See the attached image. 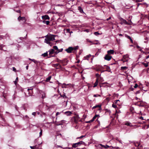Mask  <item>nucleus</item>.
Here are the masks:
<instances>
[{
  "label": "nucleus",
  "instance_id": "nucleus-1",
  "mask_svg": "<svg viewBox=\"0 0 149 149\" xmlns=\"http://www.w3.org/2000/svg\"><path fill=\"white\" fill-rule=\"evenodd\" d=\"M56 36V35L51 34L47 36H46L45 37H47L45 39L44 42L47 44H48L50 46H51L54 44V43H52L51 41H53L55 40V37ZM56 44V43H54V44Z\"/></svg>",
  "mask_w": 149,
  "mask_h": 149
},
{
  "label": "nucleus",
  "instance_id": "nucleus-2",
  "mask_svg": "<svg viewBox=\"0 0 149 149\" xmlns=\"http://www.w3.org/2000/svg\"><path fill=\"white\" fill-rule=\"evenodd\" d=\"M65 63L63 61H61L59 64H55V67L57 69H58L59 67L61 68H64V65Z\"/></svg>",
  "mask_w": 149,
  "mask_h": 149
},
{
  "label": "nucleus",
  "instance_id": "nucleus-3",
  "mask_svg": "<svg viewBox=\"0 0 149 149\" xmlns=\"http://www.w3.org/2000/svg\"><path fill=\"white\" fill-rule=\"evenodd\" d=\"M49 56L48 57V58H50L51 57H54L55 56V55H52L54 53H55V52H56L55 51L54 49H51L49 50Z\"/></svg>",
  "mask_w": 149,
  "mask_h": 149
},
{
  "label": "nucleus",
  "instance_id": "nucleus-4",
  "mask_svg": "<svg viewBox=\"0 0 149 149\" xmlns=\"http://www.w3.org/2000/svg\"><path fill=\"white\" fill-rule=\"evenodd\" d=\"M112 58V56H111L109 54H107L104 57V59L105 60L109 61Z\"/></svg>",
  "mask_w": 149,
  "mask_h": 149
},
{
  "label": "nucleus",
  "instance_id": "nucleus-5",
  "mask_svg": "<svg viewBox=\"0 0 149 149\" xmlns=\"http://www.w3.org/2000/svg\"><path fill=\"white\" fill-rule=\"evenodd\" d=\"M73 51V48L72 47H69L68 49H66V51L68 53H70L72 52Z\"/></svg>",
  "mask_w": 149,
  "mask_h": 149
},
{
  "label": "nucleus",
  "instance_id": "nucleus-6",
  "mask_svg": "<svg viewBox=\"0 0 149 149\" xmlns=\"http://www.w3.org/2000/svg\"><path fill=\"white\" fill-rule=\"evenodd\" d=\"M120 21L121 22V24H129L125 20L123 19L122 18L120 19Z\"/></svg>",
  "mask_w": 149,
  "mask_h": 149
},
{
  "label": "nucleus",
  "instance_id": "nucleus-7",
  "mask_svg": "<svg viewBox=\"0 0 149 149\" xmlns=\"http://www.w3.org/2000/svg\"><path fill=\"white\" fill-rule=\"evenodd\" d=\"M18 19L19 20H22L24 21V22L26 21V19L25 17H21V16H19L18 18Z\"/></svg>",
  "mask_w": 149,
  "mask_h": 149
},
{
  "label": "nucleus",
  "instance_id": "nucleus-8",
  "mask_svg": "<svg viewBox=\"0 0 149 149\" xmlns=\"http://www.w3.org/2000/svg\"><path fill=\"white\" fill-rule=\"evenodd\" d=\"M108 54H109L110 55L111 54H113L114 53V51L113 49H111L110 50H108L107 51Z\"/></svg>",
  "mask_w": 149,
  "mask_h": 149
},
{
  "label": "nucleus",
  "instance_id": "nucleus-9",
  "mask_svg": "<svg viewBox=\"0 0 149 149\" xmlns=\"http://www.w3.org/2000/svg\"><path fill=\"white\" fill-rule=\"evenodd\" d=\"M42 18L44 19H49V17L48 15H45L42 16Z\"/></svg>",
  "mask_w": 149,
  "mask_h": 149
},
{
  "label": "nucleus",
  "instance_id": "nucleus-10",
  "mask_svg": "<svg viewBox=\"0 0 149 149\" xmlns=\"http://www.w3.org/2000/svg\"><path fill=\"white\" fill-rule=\"evenodd\" d=\"M78 10L79 11V12L81 13H84L83 9L80 6H78Z\"/></svg>",
  "mask_w": 149,
  "mask_h": 149
},
{
  "label": "nucleus",
  "instance_id": "nucleus-11",
  "mask_svg": "<svg viewBox=\"0 0 149 149\" xmlns=\"http://www.w3.org/2000/svg\"><path fill=\"white\" fill-rule=\"evenodd\" d=\"M79 145V144L78 142L77 143L73 144L72 146L74 148H76Z\"/></svg>",
  "mask_w": 149,
  "mask_h": 149
},
{
  "label": "nucleus",
  "instance_id": "nucleus-12",
  "mask_svg": "<svg viewBox=\"0 0 149 149\" xmlns=\"http://www.w3.org/2000/svg\"><path fill=\"white\" fill-rule=\"evenodd\" d=\"M72 112L71 111H66V115L68 116L71 115Z\"/></svg>",
  "mask_w": 149,
  "mask_h": 149
},
{
  "label": "nucleus",
  "instance_id": "nucleus-13",
  "mask_svg": "<svg viewBox=\"0 0 149 149\" xmlns=\"http://www.w3.org/2000/svg\"><path fill=\"white\" fill-rule=\"evenodd\" d=\"M66 33H69V36H70L71 33H73L72 31H70V30L69 29H66Z\"/></svg>",
  "mask_w": 149,
  "mask_h": 149
},
{
  "label": "nucleus",
  "instance_id": "nucleus-14",
  "mask_svg": "<svg viewBox=\"0 0 149 149\" xmlns=\"http://www.w3.org/2000/svg\"><path fill=\"white\" fill-rule=\"evenodd\" d=\"M33 89V88H29L27 90L29 92V93L30 95H31L32 93V90Z\"/></svg>",
  "mask_w": 149,
  "mask_h": 149
},
{
  "label": "nucleus",
  "instance_id": "nucleus-15",
  "mask_svg": "<svg viewBox=\"0 0 149 149\" xmlns=\"http://www.w3.org/2000/svg\"><path fill=\"white\" fill-rule=\"evenodd\" d=\"M42 22L43 23L47 25H48L50 23L49 21H45V20H43Z\"/></svg>",
  "mask_w": 149,
  "mask_h": 149
},
{
  "label": "nucleus",
  "instance_id": "nucleus-16",
  "mask_svg": "<svg viewBox=\"0 0 149 149\" xmlns=\"http://www.w3.org/2000/svg\"><path fill=\"white\" fill-rule=\"evenodd\" d=\"M97 107H99L100 108H101V105H95V106L93 107L92 108V109H94Z\"/></svg>",
  "mask_w": 149,
  "mask_h": 149
},
{
  "label": "nucleus",
  "instance_id": "nucleus-17",
  "mask_svg": "<svg viewBox=\"0 0 149 149\" xmlns=\"http://www.w3.org/2000/svg\"><path fill=\"white\" fill-rule=\"evenodd\" d=\"M63 49H58V51H56L55 52V54H56L59 52H61L62 51Z\"/></svg>",
  "mask_w": 149,
  "mask_h": 149
},
{
  "label": "nucleus",
  "instance_id": "nucleus-18",
  "mask_svg": "<svg viewBox=\"0 0 149 149\" xmlns=\"http://www.w3.org/2000/svg\"><path fill=\"white\" fill-rule=\"evenodd\" d=\"M98 81L97 79L96 82H95V83L94 84L93 87H96L97 86V85L98 84Z\"/></svg>",
  "mask_w": 149,
  "mask_h": 149
},
{
  "label": "nucleus",
  "instance_id": "nucleus-19",
  "mask_svg": "<svg viewBox=\"0 0 149 149\" xmlns=\"http://www.w3.org/2000/svg\"><path fill=\"white\" fill-rule=\"evenodd\" d=\"M36 148L35 149H42V148L41 146H40V144L38 145H36Z\"/></svg>",
  "mask_w": 149,
  "mask_h": 149
},
{
  "label": "nucleus",
  "instance_id": "nucleus-20",
  "mask_svg": "<svg viewBox=\"0 0 149 149\" xmlns=\"http://www.w3.org/2000/svg\"><path fill=\"white\" fill-rule=\"evenodd\" d=\"M123 59H129V56L127 54L124 55L123 57Z\"/></svg>",
  "mask_w": 149,
  "mask_h": 149
},
{
  "label": "nucleus",
  "instance_id": "nucleus-21",
  "mask_svg": "<svg viewBox=\"0 0 149 149\" xmlns=\"http://www.w3.org/2000/svg\"><path fill=\"white\" fill-rule=\"evenodd\" d=\"M47 52H46L45 53H44L42 54V56H43L44 57H46V56H47V55H48Z\"/></svg>",
  "mask_w": 149,
  "mask_h": 149
},
{
  "label": "nucleus",
  "instance_id": "nucleus-22",
  "mask_svg": "<svg viewBox=\"0 0 149 149\" xmlns=\"http://www.w3.org/2000/svg\"><path fill=\"white\" fill-rule=\"evenodd\" d=\"M98 116H99L98 115H96L92 119V121H93L97 117H98Z\"/></svg>",
  "mask_w": 149,
  "mask_h": 149
},
{
  "label": "nucleus",
  "instance_id": "nucleus-23",
  "mask_svg": "<svg viewBox=\"0 0 149 149\" xmlns=\"http://www.w3.org/2000/svg\"><path fill=\"white\" fill-rule=\"evenodd\" d=\"M51 78V76H49L46 79V81L47 82L49 81L50 79Z\"/></svg>",
  "mask_w": 149,
  "mask_h": 149
},
{
  "label": "nucleus",
  "instance_id": "nucleus-24",
  "mask_svg": "<svg viewBox=\"0 0 149 149\" xmlns=\"http://www.w3.org/2000/svg\"><path fill=\"white\" fill-rule=\"evenodd\" d=\"M53 49H54V50H56V51H58V47L57 46H55L53 47Z\"/></svg>",
  "mask_w": 149,
  "mask_h": 149
},
{
  "label": "nucleus",
  "instance_id": "nucleus-25",
  "mask_svg": "<svg viewBox=\"0 0 149 149\" xmlns=\"http://www.w3.org/2000/svg\"><path fill=\"white\" fill-rule=\"evenodd\" d=\"M127 67L126 66L121 67V70H125L127 69Z\"/></svg>",
  "mask_w": 149,
  "mask_h": 149
},
{
  "label": "nucleus",
  "instance_id": "nucleus-26",
  "mask_svg": "<svg viewBox=\"0 0 149 149\" xmlns=\"http://www.w3.org/2000/svg\"><path fill=\"white\" fill-rule=\"evenodd\" d=\"M91 56V55H90V54H89L88 55H87V56H86V57H85L84 58H85V59H87V60H88V58L90 56Z\"/></svg>",
  "mask_w": 149,
  "mask_h": 149
},
{
  "label": "nucleus",
  "instance_id": "nucleus-27",
  "mask_svg": "<svg viewBox=\"0 0 149 149\" xmlns=\"http://www.w3.org/2000/svg\"><path fill=\"white\" fill-rule=\"evenodd\" d=\"M45 94L44 93L42 92V99H44L45 97Z\"/></svg>",
  "mask_w": 149,
  "mask_h": 149
},
{
  "label": "nucleus",
  "instance_id": "nucleus-28",
  "mask_svg": "<svg viewBox=\"0 0 149 149\" xmlns=\"http://www.w3.org/2000/svg\"><path fill=\"white\" fill-rule=\"evenodd\" d=\"M107 70H106L107 71H108L109 72L110 71V67L108 66H107Z\"/></svg>",
  "mask_w": 149,
  "mask_h": 149
},
{
  "label": "nucleus",
  "instance_id": "nucleus-29",
  "mask_svg": "<svg viewBox=\"0 0 149 149\" xmlns=\"http://www.w3.org/2000/svg\"><path fill=\"white\" fill-rule=\"evenodd\" d=\"M78 143H79V145L81 144H85V143L82 141H80L79 142H78Z\"/></svg>",
  "mask_w": 149,
  "mask_h": 149
},
{
  "label": "nucleus",
  "instance_id": "nucleus-30",
  "mask_svg": "<svg viewBox=\"0 0 149 149\" xmlns=\"http://www.w3.org/2000/svg\"><path fill=\"white\" fill-rule=\"evenodd\" d=\"M40 61H36V62L35 64H36V66H38V64H40Z\"/></svg>",
  "mask_w": 149,
  "mask_h": 149
},
{
  "label": "nucleus",
  "instance_id": "nucleus-31",
  "mask_svg": "<svg viewBox=\"0 0 149 149\" xmlns=\"http://www.w3.org/2000/svg\"><path fill=\"white\" fill-rule=\"evenodd\" d=\"M40 132L39 133V134H40L39 136L40 137H41V136L42 135V130L41 129H40Z\"/></svg>",
  "mask_w": 149,
  "mask_h": 149
},
{
  "label": "nucleus",
  "instance_id": "nucleus-32",
  "mask_svg": "<svg viewBox=\"0 0 149 149\" xmlns=\"http://www.w3.org/2000/svg\"><path fill=\"white\" fill-rule=\"evenodd\" d=\"M125 36L128 39L130 40L131 39V38L130 36H128L127 35H126V34L125 35Z\"/></svg>",
  "mask_w": 149,
  "mask_h": 149
},
{
  "label": "nucleus",
  "instance_id": "nucleus-33",
  "mask_svg": "<svg viewBox=\"0 0 149 149\" xmlns=\"http://www.w3.org/2000/svg\"><path fill=\"white\" fill-rule=\"evenodd\" d=\"M86 135H82L81 136H80L79 137H78L77 138V139H81L83 137H85Z\"/></svg>",
  "mask_w": 149,
  "mask_h": 149
},
{
  "label": "nucleus",
  "instance_id": "nucleus-34",
  "mask_svg": "<svg viewBox=\"0 0 149 149\" xmlns=\"http://www.w3.org/2000/svg\"><path fill=\"white\" fill-rule=\"evenodd\" d=\"M130 122H127L125 123V124L127 125L130 126Z\"/></svg>",
  "mask_w": 149,
  "mask_h": 149
},
{
  "label": "nucleus",
  "instance_id": "nucleus-35",
  "mask_svg": "<svg viewBox=\"0 0 149 149\" xmlns=\"http://www.w3.org/2000/svg\"><path fill=\"white\" fill-rule=\"evenodd\" d=\"M122 60L123 61V62H126V61H127L128 60V58L127 59H122Z\"/></svg>",
  "mask_w": 149,
  "mask_h": 149
},
{
  "label": "nucleus",
  "instance_id": "nucleus-36",
  "mask_svg": "<svg viewBox=\"0 0 149 149\" xmlns=\"http://www.w3.org/2000/svg\"><path fill=\"white\" fill-rule=\"evenodd\" d=\"M18 80V77H17L16 78V80L15 81H14V83L16 85L17 83V81Z\"/></svg>",
  "mask_w": 149,
  "mask_h": 149
},
{
  "label": "nucleus",
  "instance_id": "nucleus-37",
  "mask_svg": "<svg viewBox=\"0 0 149 149\" xmlns=\"http://www.w3.org/2000/svg\"><path fill=\"white\" fill-rule=\"evenodd\" d=\"M73 50H75L77 49L78 48V46H76V47H73Z\"/></svg>",
  "mask_w": 149,
  "mask_h": 149
},
{
  "label": "nucleus",
  "instance_id": "nucleus-38",
  "mask_svg": "<svg viewBox=\"0 0 149 149\" xmlns=\"http://www.w3.org/2000/svg\"><path fill=\"white\" fill-rule=\"evenodd\" d=\"M4 37L6 38H7V37H8V38H10V36L9 34H6V35L4 36Z\"/></svg>",
  "mask_w": 149,
  "mask_h": 149
},
{
  "label": "nucleus",
  "instance_id": "nucleus-39",
  "mask_svg": "<svg viewBox=\"0 0 149 149\" xmlns=\"http://www.w3.org/2000/svg\"><path fill=\"white\" fill-rule=\"evenodd\" d=\"M143 64L146 67H147L148 66V63H143Z\"/></svg>",
  "mask_w": 149,
  "mask_h": 149
},
{
  "label": "nucleus",
  "instance_id": "nucleus-40",
  "mask_svg": "<svg viewBox=\"0 0 149 149\" xmlns=\"http://www.w3.org/2000/svg\"><path fill=\"white\" fill-rule=\"evenodd\" d=\"M26 38V37H20L19 38V39L21 40H22L23 39H25Z\"/></svg>",
  "mask_w": 149,
  "mask_h": 149
},
{
  "label": "nucleus",
  "instance_id": "nucleus-41",
  "mask_svg": "<svg viewBox=\"0 0 149 149\" xmlns=\"http://www.w3.org/2000/svg\"><path fill=\"white\" fill-rule=\"evenodd\" d=\"M30 148L32 149H35V148H36V146H30Z\"/></svg>",
  "mask_w": 149,
  "mask_h": 149
},
{
  "label": "nucleus",
  "instance_id": "nucleus-42",
  "mask_svg": "<svg viewBox=\"0 0 149 149\" xmlns=\"http://www.w3.org/2000/svg\"><path fill=\"white\" fill-rule=\"evenodd\" d=\"M94 34L97 36L98 35H99L100 34V33L98 32H95L94 33Z\"/></svg>",
  "mask_w": 149,
  "mask_h": 149
},
{
  "label": "nucleus",
  "instance_id": "nucleus-43",
  "mask_svg": "<svg viewBox=\"0 0 149 149\" xmlns=\"http://www.w3.org/2000/svg\"><path fill=\"white\" fill-rule=\"evenodd\" d=\"M130 126L131 127H134L136 126V125H132V124H131V123H130Z\"/></svg>",
  "mask_w": 149,
  "mask_h": 149
},
{
  "label": "nucleus",
  "instance_id": "nucleus-44",
  "mask_svg": "<svg viewBox=\"0 0 149 149\" xmlns=\"http://www.w3.org/2000/svg\"><path fill=\"white\" fill-rule=\"evenodd\" d=\"M99 146H102V147H103V148H105V146L104 145H102V144H100L99 145Z\"/></svg>",
  "mask_w": 149,
  "mask_h": 149
},
{
  "label": "nucleus",
  "instance_id": "nucleus-45",
  "mask_svg": "<svg viewBox=\"0 0 149 149\" xmlns=\"http://www.w3.org/2000/svg\"><path fill=\"white\" fill-rule=\"evenodd\" d=\"M14 11H16L17 13H20V11L19 10H15V9H14Z\"/></svg>",
  "mask_w": 149,
  "mask_h": 149
},
{
  "label": "nucleus",
  "instance_id": "nucleus-46",
  "mask_svg": "<svg viewBox=\"0 0 149 149\" xmlns=\"http://www.w3.org/2000/svg\"><path fill=\"white\" fill-rule=\"evenodd\" d=\"M111 147V146H108V145H106L105 146V148H109V147Z\"/></svg>",
  "mask_w": 149,
  "mask_h": 149
},
{
  "label": "nucleus",
  "instance_id": "nucleus-47",
  "mask_svg": "<svg viewBox=\"0 0 149 149\" xmlns=\"http://www.w3.org/2000/svg\"><path fill=\"white\" fill-rule=\"evenodd\" d=\"M112 107H113L116 108V107L117 106L116 105L114 104H113L112 105Z\"/></svg>",
  "mask_w": 149,
  "mask_h": 149
},
{
  "label": "nucleus",
  "instance_id": "nucleus-48",
  "mask_svg": "<svg viewBox=\"0 0 149 149\" xmlns=\"http://www.w3.org/2000/svg\"><path fill=\"white\" fill-rule=\"evenodd\" d=\"M138 86V85L137 84H135L134 86V87L135 88H136Z\"/></svg>",
  "mask_w": 149,
  "mask_h": 149
},
{
  "label": "nucleus",
  "instance_id": "nucleus-49",
  "mask_svg": "<svg viewBox=\"0 0 149 149\" xmlns=\"http://www.w3.org/2000/svg\"><path fill=\"white\" fill-rule=\"evenodd\" d=\"M36 112H33V113H32V115H33L34 116H36Z\"/></svg>",
  "mask_w": 149,
  "mask_h": 149
},
{
  "label": "nucleus",
  "instance_id": "nucleus-50",
  "mask_svg": "<svg viewBox=\"0 0 149 149\" xmlns=\"http://www.w3.org/2000/svg\"><path fill=\"white\" fill-rule=\"evenodd\" d=\"M93 122V121H92V120H90L89 121H88L87 122H86V123H90L91 122Z\"/></svg>",
  "mask_w": 149,
  "mask_h": 149
},
{
  "label": "nucleus",
  "instance_id": "nucleus-51",
  "mask_svg": "<svg viewBox=\"0 0 149 149\" xmlns=\"http://www.w3.org/2000/svg\"><path fill=\"white\" fill-rule=\"evenodd\" d=\"M13 71H15V72L16 71V68L15 67H13Z\"/></svg>",
  "mask_w": 149,
  "mask_h": 149
},
{
  "label": "nucleus",
  "instance_id": "nucleus-52",
  "mask_svg": "<svg viewBox=\"0 0 149 149\" xmlns=\"http://www.w3.org/2000/svg\"><path fill=\"white\" fill-rule=\"evenodd\" d=\"M61 96H63V98H65V93H63V95H61Z\"/></svg>",
  "mask_w": 149,
  "mask_h": 149
},
{
  "label": "nucleus",
  "instance_id": "nucleus-53",
  "mask_svg": "<svg viewBox=\"0 0 149 149\" xmlns=\"http://www.w3.org/2000/svg\"><path fill=\"white\" fill-rule=\"evenodd\" d=\"M60 113L59 112H57L56 113V116H57Z\"/></svg>",
  "mask_w": 149,
  "mask_h": 149
},
{
  "label": "nucleus",
  "instance_id": "nucleus-54",
  "mask_svg": "<svg viewBox=\"0 0 149 149\" xmlns=\"http://www.w3.org/2000/svg\"><path fill=\"white\" fill-rule=\"evenodd\" d=\"M130 40L131 41V43H133V41L131 38V39H130Z\"/></svg>",
  "mask_w": 149,
  "mask_h": 149
},
{
  "label": "nucleus",
  "instance_id": "nucleus-55",
  "mask_svg": "<svg viewBox=\"0 0 149 149\" xmlns=\"http://www.w3.org/2000/svg\"><path fill=\"white\" fill-rule=\"evenodd\" d=\"M130 40L131 41V43H133V41L131 38V39H130Z\"/></svg>",
  "mask_w": 149,
  "mask_h": 149
},
{
  "label": "nucleus",
  "instance_id": "nucleus-56",
  "mask_svg": "<svg viewBox=\"0 0 149 149\" xmlns=\"http://www.w3.org/2000/svg\"><path fill=\"white\" fill-rule=\"evenodd\" d=\"M111 19V17H109V18H107V21H108L110 19Z\"/></svg>",
  "mask_w": 149,
  "mask_h": 149
},
{
  "label": "nucleus",
  "instance_id": "nucleus-57",
  "mask_svg": "<svg viewBox=\"0 0 149 149\" xmlns=\"http://www.w3.org/2000/svg\"><path fill=\"white\" fill-rule=\"evenodd\" d=\"M96 76L98 77H99L100 76V75L99 74H98V73L96 74Z\"/></svg>",
  "mask_w": 149,
  "mask_h": 149
},
{
  "label": "nucleus",
  "instance_id": "nucleus-58",
  "mask_svg": "<svg viewBox=\"0 0 149 149\" xmlns=\"http://www.w3.org/2000/svg\"><path fill=\"white\" fill-rule=\"evenodd\" d=\"M139 118L141 120H143V117H141Z\"/></svg>",
  "mask_w": 149,
  "mask_h": 149
},
{
  "label": "nucleus",
  "instance_id": "nucleus-59",
  "mask_svg": "<svg viewBox=\"0 0 149 149\" xmlns=\"http://www.w3.org/2000/svg\"><path fill=\"white\" fill-rule=\"evenodd\" d=\"M87 41L89 42H92L89 39H87Z\"/></svg>",
  "mask_w": 149,
  "mask_h": 149
},
{
  "label": "nucleus",
  "instance_id": "nucleus-60",
  "mask_svg": "<svg viewBox=\"0 0 149 149\" xmlns=\"http://www.w3.org/2000/svg\"><path fill=\"white\" fill-rule=\"evenodd\" d=\"M120 143L122 144V143L121 142V141L120 140H118V141Z\"/></svg>",
  "mask_w": 149,
  "mask_h": 149
},
{
  "label": "nucleus",
  "instance_id": "nucleus-61",
  "mask_svg": "<svg viewBox=\"0 0 149 149\" xmlns=\"http://www.w3.org/2000/svg\"><path fill=\"white\" fill-rule=\"evenodd\" d=\"M115 103H116L118 102L119 101V100H117L115 101Z\"/></svg>",
  "mask_w": 149,
  "mask_h": 149
},
{
  "label": "nucleus",
  "instance_id": "nucleus-62",
  "mask_svg": "<svg viewBox=\"0 0 149 149\" xmlns=\"http://www.w3.org/2000/svg\"><path fill=\"white\" fill-rule=\"evenodd\" d=\"M28 67H29V66L28 65H27L26 67V70H28Z\"/></svg>",
  "mask_w": 149,
  "mask_h": 149
},
{
  "label": "nucleus",
  "instance_id": "nucleus-63",
  "mask_svg": "<svg viewBox=\"0 0 149 149\" xmlns=\"http://www.w3.org/2000/svg\"><path fill=\"white\" fill-rule=\"evenodd\" d=\"M85 31H86V32H89V30H88V29H86V30H85Z\"/></svg>",
  "mask_w": 149,
  "mask_h": 149
},
{
  "label": "nucleus",
  "instance_id": "nucleus-64",
  "mask_svg": "<svg viewBox=\"0 0 149 149\" xmlns=\"http://www.w3.org/2000/svg\"><path fill=\"white\" fill-rule=\"evenodd\" d=\"M140 51H141V52H143V53H144V52L143 51V50H142V49H140Z\"/></svg>",
  "mask_w": 149,
  "mask_h": 149
}]
</instances>
